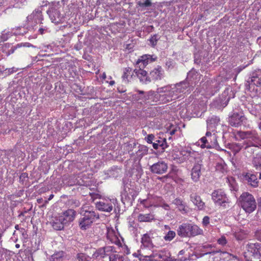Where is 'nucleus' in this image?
I'll return each mask as SVG.
<instances>
[{
    "mask_svg": "<svg viewBox=\"0 0 261 261\" xmlns=\"http://www.w3.org/2000/svg\"><path fill=\"white\" fill-rule=\"evenodd\" d=\"M168 168V164L165 162L159 161L151 165L150 170L153 173L162 174L166 172Z\"/></svg>",
    "mask_w": 261,
    "mask_h": 261,
    "instance_id": "11",
    "label": "nucleus"
},
{
    "mask_svg": "<svg viewBox=\"0 0 261 261\" xmlns=\"http://www.w3.org/2000/svg\"><path fill=\"white\" fill-rule=\"evenodd\" d=\"M153 256L152 255H150L149 256H145L146 258H148V260H150L151 259V258Z\"/></svg>",
    "mask_w": 261,
    "mask_h": 261,
    "instance_id": "55",
    "label": "nucleus"
},
{
    "mask_svg": "<svg viewBox=\"0 0 261 261\" xmlns=\"http://www.w3.org/2000/svg\"><path fill=\"white\" fill-rule=\"evenodd\" d=\"M18 225L16 226H15V228H16V229H17V228H18Z\"/></svg>",
    "mask_w": 261,
    "mask_h": 261,
    "instance_id": "64",
    "label": "nucleus"
},
{
    "mask_svg": "<svg viewBox=\"0 0 261 261\" xmlns=\"http://www.w3.org/2000/svg\"><path fill=\"white\" fill-rule=\"evenodd\" d=\"M76 212L73 209H68L58 215L60 217V220L66 225L72 222L75 219Z\"/></svg>",
    "mask_w": 261,
    "mask_h": 261,
    "instance_id": "9",
    "label": "nucleus"
},
{
    "mask_svg": "<svg viewBox=\"0 0 261 261\" xmlns=\"http://www.w3.org/2000/svg\"><path fill=\"white\" fill-rule=\"evenodd\" d=\"M42 200V199H38L37 200V201H38V202L39 203H40L41 202Z\"/></svg>",
    "mask_w": 261,
    "mask_h": 261,
    "instance_id": "57",
    "label": "nucleus"
},
{
    "mask_svg": "<svg viewBox=\"0 0 261 261\" xmlns=\"http://www.w3.org/2000/svg\"><path fill=\"white\" fill-rule=\"evenodd\" d=\"M175 236L176 233L174 231L169 230L164 237V239L166 241H171L175 238Z\"/></svg>",
    "mask_w": 261,
    "mask_h": 261,
    "instance_id": "36",
    "label": "nucleus"
},
{
    "mask_svg": "<svg viewBox=\"0 0 261 261\" xmlns=\"http://www.w3.org/2000/svg\"><path fill=\"white\" fill-rule=\"evenodd\" d=\"M114 249V248L112 246H106L99 248L96 250L93 253L92 255L93 257L98 260L107 257H109L112 250Z\"/></svg>",
    "mask_w": 261,
    "mask_h": 261,
    "instance_id": "8",
    "label": "nucleus"
},
{
    "mask_svg": "<svg viewBox=\"0 0 261 261\" xmlns=\"http://www.w3.org/2000/svg\"><path fill=\"white\" fill-rule=\"evenodd\" d=\"M185 253V250H180L179 252V255H182L184 254V253Z\"/></svg>",
    "mask_w": 261,
    "mask_h": 261,
    "instance_id": "54",
    "label": "nucleus"
},
{
    "mask_svg": "<svg viewBox=\"0 0 261 261\" xmlns=\"http://www.w3.org/2000/svg\"><path fill=\"white\" fill-rule=\"evenodd\" d=\"M154 219V215L151 214H139L138 216V221L140 222H149Z\"/></svg>",
    "mask_w": 261,
    "mask_h": 261,
    "instance_id": "25",
    "label": "nucleus"
},
{
    "mask_svg": "<svg viewBox=\"0 0 261 261\" xmlns=\"http://www.w3.org/2000/svg\"><path fill=\"white\" fill-rule=\"evenodd\" d=\"M200 141L202 143L201 145V147L202 148H210L211 147V143L212 142L211 139H207V137H203L200 139Z\"/></svg>",
    "mask_w": 261,
    "mask_h": 261,
    "instance_id": "31",
    "label": "nucleus"
},
{
    "mask_svg": "<svg viewBox=\"0 0 261 261\" xmlns=\"http://www.w3.org/2000/svg\"><path fill=\"white\" fill-rule=\"evenodd\" d=\"M177 234L182 238L195 237L203 233V230L196 225L184 223L177 229Z\"/></svg>",
    "mask_w": 261,
    "mask_h": 261,
    "instance_id": "3",
    "label": "nucleus"
},
{
    "mask_svg": "<svg viewBox=\"0 0 261 261\" xmlns=\"http://www.w3.org/2000/svg\"><path fill=\"white\" fill-rule=\"evenodd\" d=\"M254 237L255 238L261 241V228H258L255 230Z\"/></svg>",
    "mask_w": 261,
    "mask_h": 261,
    "instance_id": "45",
    "label": "nucleus"
},
{
    "mask_svg": "<svg viewBox=\"0 0 261 261\" xmlns=\"http://www.w3.org/2000/svg\"><path fill=\"white\" fill-rule=\"evenodd\" d=\"M254 85L256 86H261V78H259L257 76H253L251 79V83L250 85Z\"/></svg>",
    "mask_w": 261,
    "mask_h": 261,
    "instance_id": "40",
    "label": "nucleus"
},
{
    "mask_svg": "<svg viewBox=\"0 0 261 261\" xmlns=\"http://www.w3.org/2000/svg\"><path fill=\"white\" fill-rule=\"evenodd\" d=\"M201 175V165L195 164L191 170V178L192 180L196 182L199 180Z\"/></svg>",
    "mask_w": 261,
    "mask_h": 261,
    "instance_id": "21",
    "label": "nucleus"
},
{
    "mask_svg": "<svg viewBox=\"0 0 261 261\" xmlns=\"http://www.w3.org/2000/svg\"><path fill=\"white\" fill-rule=\"evenodd\" d=\"M252 164L253 165V167L256 170H260L261 169V158H260V157L254 158L252 160Z\"/></svg>",
    "mask_w": 261,
    "mask_h": 261,
    "instance_id": "35",
    "label": "nucleus"
},
{
    "mask_svg": "<svg viewBox=\"0 0 261 261\" xmlns=\"http://www.w3.org/2000/svg\"><path fill=\"white\" fill-rule=\"evenodd\" d=\"M154 135L152 134H149L147 136V137L146 138L147 142L148 143H152V141L154 140Z\"/></svg>",
    "mask_w": 261,
    "mask_h": 261,
    "instance_id": "46",
    "label": "nucleus"
},
{
    "mask_svg": "<svg viewBox=\"0 0 261 261\" xmlns=\"http://www.w3.org/2000/svg\"><path fill=\"white\" fill-rule=\"evenodd\" d=\"M190 199L194 205H195L199 210H202L204 208L205 203L202 200L200 196L198 195L196 193L192 194L190 195Z\"/></svg>",
    "mask_w": 261,
    "mask_h": 261,
    "instance_id": "18",
    "label": "nucleus"
},
{
    "mask_svg": "<svg viewBox=\"0 0 261 261\" xmlns=\"http://www.w3.org/2000/svg\"><path fill=\"white\" fill-rule=\"evenodd\" d=\"M134 72L140 80V81L144 84L149 83L148 78V74L143 69V68L136 69L134 70Z\"/></svg>",
    "mask_w": 261,
    "mask_h": 261,
    "instance_id": "17",
    "label": "nucleus"
},
{
    "mask_svg": "<svg viewBox=\"0 0 261 261\" xmlns=\"http://www.w3.org/2000/svg\"><path fill=\"white\" fill-rule=\"evenodd\" d=\"M259 128L260 129V130H261V122L259 123Z\"/></svg>",
    "mask_w": 261,
    "mask_h": 261,
    "instance_id": "60",
    "label": "nucleus"
},
{
    "mask_svg": "<svg viewBox=\"0 0 261 261\" xmlns=\"http://www.w3.org/2000/svg\"><path fill=\"white\" fill-rule=\"evenodd\" d=\"M210 218L208 216H204L202 221V225L204 227H207L210 224Z\"/></svg>",
    "mask_w": 261,
    "mask_h": 261,
    "instance_id": "43",
    "label": "nucleus"
},
{
    "mask_svg": "<svg viewBox=\"0 0 261 261\" xmlns=\"http://www.w3.org/2000/svg\"><path fill=\"white\" fill-rule=\"evenodd\" d=\"M237 202L246 214L252 213L257 208V202L254 196L248 192H243L238 199Z\"/></svg>",
    "mask_w": 261,
    "mask_h": 261,
    "instance_id": "2",
    "label": "nucleus"
},
{
    "mask_svg": "<svg viewBox=\"0 0 261 261\" xmlns=\"http://www.w3.org/2000/svg\"><path fill=\"white\" fill-rule=\"evenodd\" d=\"M165 228L166 229H170V227H169L168 225H165Z\"/></svg>",
    "mask_w": 261,
    "mask_h": 261,
    "instance_id": "59",
    "label": "nucleus"
},
{
    "mask_svg": "<svg viewBox=\"0 0 261 261\" xmlns=\"http://www.w3.org/2000/svg\"><path fill=\"white\" fill-rule=\"evenodd\" d=\"M107 77V76H106V73H103V74H102V78L103 79V80H105Z\"/></svg>",
    "mask_w": 261,
    "mask_h": 261,
    "instance_id": "53",
    "label": "nucleus"
},
{
    "mask_svg": "<svg viewBox=\"0 0 261 261\" xmlns=\"http://www.w3.org/2000/svg\"><path fill=\"white\" fill-rule=\"evenodd\" d=\"M139 201L145 208H148L153 206V203L149 200V198L146 199H139Z\"/></svg>",
    "mask_w": 261,
    "mask_h": 261,
    "instance_id": "38",
    "label": "nucleus"
},
{
    "mask_svg": "<svg viewBox=\"0 0 261 261\" xmlns=\"http://www.w3.org/2000/svg\"><path fill=\"white\" fill-rule=\"evenodd\" d=\"M15 247H16V248H19L20 247V245H19V244H16L15 245Z\"/></svg>",
    "mask_w": 261,
    "mask_h": 261,
    "instance_id": "58",
    "label": "nucleus"
},
{
    "mask_svg": "<svg viewBox=\"0 0 261 261\" xmlns=\"http://www.w3.org/2000/svg\"><path fill=\"white\" fill-rule=\"evenodd\" d=\"M212 245L210 244H205L203 245L200 247V250L202 252V256L201 258H199V261H201L202 259V257L204 256L205 255H207L208 254H213L214 255L215 254H218L219 255V257L220 259L221 258H229V256H231V255L226 252L219 251H214L212 250Z\"/></svg>",
    "mask_w": 261,
    "mask_h": 261,
    "instance_id": "6",
    "label": "nucleus"
},
{
    "mask_svg": "<svg viewBox=\"0 0 261 261\" xmlns=\"http://www.w3.org/2000/svg\"><path fill=\"white\" fill-rule=\"evenodd\" d=\"M47 13L53 22L55 23H60L62 18L63 15L58 10V5L53 6L48 10Z\"/></svg>",
    "mask_w": 261,
    "mask_h": 261,
    "instance_id": "10",
    "label": "nucleus"
},
{
    "mask_svg": "<svg viewBox=\"0 0 261 261\" xmlns=\"http://www.w3.org/2000/svg\"><path fill=\"white\" fill-rule=\"evenodd\" d=\"M109 261H124V256L112 250L109 256Z\"/></svg>",
    "mask_w": 261,
    "mask_h": 261,
    "instance_id": "28",
    "label": "nucleus"
},
{
    "mask_svg": "<svg viewBox=\"0 0 261 261\" xmlns=\"http://www.w3.org/2000/svg\"><path fill=\"white\" fill-rule=\"evenodd\" d=\"M243 142V154L247 158H251L256 154L259 149L257 143L259 139L258 133L255 130L239 131L237 133Z\"/></svg>",
    "mask_w": 261,
    "mask_h": 261,
    "instance_id": "1",
    "label": "nucleus"
},
{
    "mask_svg": "<svg viewBox=\"0 0 261 261\" xmlns=\"http://www.w3.org/2000/svg\"><path fill=\"white\" fill-rule=\"evenodd\" d=\"M51 226L54 229L60 230L63 229L64 224L60 220V217L58 216L53 217L51 221H50Z\"/></svg>",
    "mask_w": 261,
    "mask_h": 261,
    "instance_id": "22",
    "label": "nucleus"
},
{
    "mask_svg": "<svg viewBox=\"0 0 261 261\" xmlns=\"http://www.w3.org/2000/svg\"><path fill=\"white\" fill-rule=\"evenodd\" d=\"M67 1L68 0H62V2L64 3V4H65V3H67Z\"/></svg>",
    "mask_w": 261,
    "mask_h": 261,
    "instance_id": "61",
    "label": "nucleus"
},
{
    "mask_svg": "<svg viewBox=\"0 0 261 261\" xmlns=\"http://www.w3.org/2000/svg\"><path fill=\"white\" fill-rule=\"evenodd\" d=\"M44 29L43 28H40L39 29V32L40 33V34L42 35L44 33Z\"/></svg>",
    "mask_w": 261,
    "mask_h": 261,
    "instance_id": "51",
    "label": "nucleus"
},
{
    "mask_svg": "<svg viewBox=\"0 0 261 261\" xmlns=\"http://www.w3.org/2000/svg\"><path fill=\"white\" fill-rule=\"evenodd\" d=\"M172 61H169L168 62H166V65L168 66V67H169L171 65H172Z\"/></svg>",
    "mask_w": 261,
    "mask_h": 261,
    "instance_id": "52",
    "label": "nucleus"
},
{
    "mask_svg": "<svg viewBox=\"0 0 261 261\" xmlns=\"http://www.w3.org/2000/svg\"><path fill=\"white\" fill-rule=\"evenodd\" d=\"M205 137L208 138V139H211V138L212 137V133L210 131H207L206 133Z\"/></svg>",
    "mask_w": 261,
    "mask_h": 261,
    "instance_id": "48",
    "label": "nucleus"
},
{
    "mask_svg": "<svg viewBox=\"0 0 261 261\" xmlns=\"http://www.w3.org/2000/svg\"><path fill=\"white\" fill-rule=\"evenodd\" d=\"M115 84V82L114 81H111L110 82V85L112 86Z\"/></svg>",
    "mask_w": 261,
    "mask_h": 261,
    "instance_id": "56",
    "label": "nucleus"
},
{
    "mask_svg": "<svg viewBox=\"0 0 261 261\" xmlns=\"http://www.w3.org/2000/svg\"><path fill=\"white\" fill-rule=\"evenodd\" d=\"M54 197V194H51L49 195L48 198V200H46L45 203H47L48 202V201H49L50 200H51Z\"/></svg>",
    "mask_w": 261,
    "mask_h": 261,
    "instance_id": "49",
    "label": "nucleus"
},
{
    "mask_svg": "<svg viewBox=\"0 0 261 261\" xmlns=\"http://www.w3.org/2000/svg\"><path fill=\"white\" fill-rule=\"evenodd\" d=\"M141 152H142L141 154L142 155L146 154L148 152L147 148L145 146H141L140 148L139 149L138 153H139Z\"/></svg>",
    "mask_w": 261,
    "mask_h": 261,
    "instance_id": "44",
    "label": "nucleus"
},
{
    "mask_svg": "<svg viewBox=\"0 0 261 261\" xmlns=\"http://www.w3.org/2000/svg\"><path fill=\"white\" fill-rule=\"evenodd\" d=\"M137 5L141 8H146L151 6L152 3L151 0H145L144 2L139 1L137 3Z\"/></svg>",
    "mask_w": 261,
    "mask_h": 261,
    "instance_id": "37",
    "label": "nucleus"
},
{
    "mask_svg": "<svg viewBox=\"0 0 261 261\" xmlns=\"http://www.w3.org/2000/svg\"><path fill=\"white\" fill-rule=\"evenodd\" d=\"M260 248L261 244L258 243H249L247 246L248 251L252 253L253 255L257 254Z\"/></svg>",
    "mask_w": 261,
    "mask_h": 261,
    "instance_id": "23",
    "label": "nucleus"
},
{
    "mask_svg": "<svg viewBox=\"0 0 261 261\" xmlns=\"http://www.w3.org/2000/svg\"><path fill=\"white\" fill-rule=\"evenodd\" d=\"M11 36V33L9 31L6 30L3 31L1 33V38L2 41H6Z\"/></svg>",
    "mask_w": 261,
    "mask_h": 261,
    "instance_id": "39",
    "label": "nucleus"
},
{
    "mask_svg": "<svg viewBox=\"0 0 261 261\" xmlns=\"http://www.w3.org/2000/svg\"><path fill=\"white\" fill-rule=\"evenodd\" d=\"M156 60V57L153 58V56L145 54L141 56L137 61L136 64L140 68H144L149 63H152Z\"/></svg>",
    "mask_w": 261,
    "mask_h": 261,
    "instance_id": "12",
    "label": "nucleus"
},
{
    "mask_svg": "<svg viewBox=\"0 0 261 261\" xmlns=\"http://www.w3.org/2000/svg\"><path fill=\"white\" fill-rule=\"evenodd\" d=\"M76 258L78 261H91V257L87 254L84 253L77 254Z\"/></svg>",
    "mask_w": 261,
    "mask_h": 261,
    "instance_id": "32",
    "label": "nucleus"
},
{
    "mask_svg": "<svg viewBox=\"0 0 261 261\" xmlns=\"http://www.w3.org/2000/svg\"><path fill=\"white\" fill-rule=\"evenodd\" d=\"M244 179L247 184L252 188H257L258 187L259 181L256 175L249 172H247L243 174Z\"/></svg>",
    "mask_w": 261,
    "mask_h": 261,
    "instance_id": "15",
    "label": "nucleus"
},
{
    "mask_svg": "<svg viewBox=\"0 0 261 261\" xmlns=\"http://www.w3.org/2000/svg\"><path fill=\"white\" fill-rule=\"evenodd\" d=\"M212 198L216 204L224 208L229 206L230 201L224 191L221 190H215L212 194Z\"/></svg>",
    "mask_w": 261,
    "mask_h": 261,
    "instance_id": "5",
    "label": "nucleus"
},
{
    "mask_svg": "<svg viewBox=\"0 0 261 261\" xmlns=\"http://www.w3.org/2000/svg\"><path fill=\"white\" fill-rule=\"evenodd\" d=\"M64 256V252L63 251H59L54 253L51 256L53 261H61Z\"/></svg>",
    "mask_w": 261,
    "mask_h": 261,
    "instance_id": "34",
    "label": "nucleus"
},
{
    "mask_svg": "<svg viewBox=\"0 0 261 261\" xmlns=\"http://www.w3.org/2000/svg\"><path fill=\"white\" fill-rule=\"evenodd\" d=\"M244 118V116L240 115L238 113H234L230 118L229 123L232 126L238 127L241 125L242 122Z\"/></svg>",
    "mask_w": 261,
    "mask_h": 261,
    "instance_id": "16",
    "label": "nucleus"
},
{
    "mask_svg": "<svg viewBox=\"0 0 261 261\" xmlns=\"http://www.w3.org/2000/svg\"><path fill=\"white\" fill-rule=\"evenodd\" d=\"M161 206L165 210L168 211L170 210V206L169 204L164 203L161 205Z\"/></svg>",
    "mask_w": 261,
    "mask_h": 261,
    "instance_id": "47",
    "label": "nucleus"
},
{
    "mask_svg": "<svg viewBox=\"0 0 261 261\" xmlns=\"http://www.w3.org/2000/svg\"><path fill=\"white\" fill-rule=\"evenodd\" d=\"M176 132V129H172V130H171V131L170 132V135L171 136H172V135H173L175 134V133Z\"/></svg>",
    "mask_w": 261,
    "mask_h": 261,
    "instance_id": "50",
    "label": "nucleus"
},
{
    "mask_svg": "<svg viewBox=\"0 0 261 261\" xmlns=\"http://www.w3.org/2000/svg\"><path fill=\"white\" fill-rule=\"evenodd\" d=\"M134 71L132 68L127 67L124 68L122 75V79L125 83H128L133 78Z\"/></svg>",
    "mask_w": 261,
    "mask_h": 261,
    "instance_id": "20",
    "label": "nucleus"
},
{
    "mask_svg": "<svg viewBox=\"0 0 261 261\" xmlns=\"http://www.w3.org/2000/svg\"><path fill=\"white\" fill-rule=\"evenodd\" d=\"M180 151L173 150L172 153V159L176 163H181L182 162L179 161L180 159L182 158V155H180Z\"/></svg>",
    "mask_w": 261,
    "mask_h": 261,
    "instance_id": "33",
    "label": "nucleus"
},
{
    "mask_svg": "<svg viewBox=\"0 0 261 261\" xmlns=\"http://www.w3.org/2000/svg\"><path fill=\"white\" fill-rule=\"evenodd\" d=\"M99 218V215L94 211H85L83 217L79 220V225L83 230L89 228L92 224Z\"/></svg>",
    "mask_w": 261,
    "mask_h": 261,
    "instance_id": "4",
    "label": "nucleus"
},
{
    "mask_svg": "<svg viewBox=\"0 0 261 261\" xmlns=\"http://www.w3.org/2000/svg\"><path fill=\"white\" fill-rule=\"evenodd\" d=\"M172 203L175 204L177 206L178 210L182 214H185L188 212V207L187 206L186 203L180 198H175L173 201Z\"/></svg>",
    "mask_w": 261,
    "mask_h": 261,
    "instance_id": "19",
    "label": "nucleus"
},
{
    "mask_svg": "<svg viewBox=\"0 0 261 261\" xmlns=\"http://www.w3.org/2000/svg\"><path fill=\"white\" fill-rule=\"evenodd\" d=\"M243 143L242 144L238 143H232L228 145L229 149H230L232 151L234 155H236L237 153L239 152L243 149Z\"/></svg>",
    "mask_w": 261,
    "mask_h": 261,
    "instance_id": "26",
    "label": "nucleus"
},
{
    "mask_svg": "<svg viewBox=\"0 0 261 261\" xmlns=\"http://www.w3.org/2000/svg\"><path fill=\"white\" fill-rule=\"evenodd\" d=\"M21 175L22 176H25V175H27V173H23Z\"/></svg>",
    "mask_w": 261,
    "mask_h": 261,
    "instance_id": "62",
    "label": "nucleus"
},
{
    "mask_svg": "<svg viewBox=\"0 0 261 261\" xmlns=\"http://www.w3.org/2000/svg\"><path fill=\"white\" fill-rule=\"evenodd\" d=\"M259 179H261V172L259 173Z\"/></svg>",
    "mask_w": 261,
    "mask_h": 261,
    "instance_id": "63",
    "label": "nucleus"
},
{
    "mask_svg": "<svg viewBox=\"0 0 261 261\" xmlns=\"http://www.w3.org/2000/svg\"><path fill=\"white\" fill-rule=\"evenodd\" d=\"M217 243L220 245L225 246L227 244V241L224 236H222L219 239H218Z\"/></svg>",
    "mask_w": 261,
    "mask_h": 261,
    "instance_id": "42",
    "label": "nucleus"
},
{
    "mask_svg": "<svg viewBox=\"0 0 261 261\" xmlns=\"http://www.w3.org/2000/svg\"><path fill=\"white\" fill-rule=\"evenodd\" d=\"M179 153L180 155H182V158L179 160L182 163L188 160L192 162L196 158L197 155V152L191 149H182L180 151Z\"/></svg>",
    "mask_w": 261,
    "mask_h": 261,
    "instance_id": "14",
    "label": "nucleus"
},
{
    "mask_svg": "<svg viewBox=\"0 0 261 261\" xmlns=\"http://www.w3.org/2000/svg\"><path fill=\"white\" fill-rule=\"evenodd\" d=\"M141 243L145 247L152 248L153 246L151 237L148 233H145L142 236Z\"/></svg>",
    "mask_w": 261,
    "mask_h": 261,
    "instance_id": "24",
    "label": "nucleus"
},
{
    "mask_svg": "<svg viewBox=\"0 0 261 261\" xmlns=\"http://www.w3.org/2000/svg\"><path fill=\"white\" fill-rule=\"evenodd\" d=\"M33 45L29 43V42H24V43H20L16 44L15 46H13L9 50V54H13L14 53L15 50H16L17 48H20V47H30L32 46Z\"/></svg>",
    "mask_w": 261,
    "mask_h": 261,
    "instance_id": "30",
    "label": "nucleus"
},
{
    "mask_svg": "<svg viewBox=\"0 0 261 261\" xmlns=\"http://www.w3.org/2000/svg\"><path fill=\"white\" fill-rule=\"evenodd\" d=\"M247 233L243 229H239L233 232V236L238 241H242L246 239L247 237Z\"/></svg>",
    "mask_w": 261,
    "mask_h": 261,
    "instance_id": "27",
    "label": "nucleus"
},
{
    "mask_svg": "<svg viewBox=\"0 0 261 261\" xmlns=\"http://www.w3.org/2000/svg\"><path fill=\"white\" fill-rule=\"evenodd\" d=\"M164 76V71L161 66L158 65L151 70L148 75L149 82H155L161 80Z\"/></svg>",
    "mask_w": 261,
    "mask_h": 261,
    "instance_id": "7",
    "label": "nucleus"
},
{
    "mask_svg": "<svg viewBox=\"0 0 261 261\" xmlns=\"http://www.w3.org/2000/svg\"><path fill=\"white\" fill-rule=\"evenodd\" d=\"M159 38L158 37V35L157 34H155L151 37V38L149 39V41L150 43L151 44L152 46H155L157 42L159 40Z\"/></svg>",
    "mask_w": 261,
    "mask_h": 261,
    "instance_id": "41",
    "label": "nucleus"
},
{
    "mask_svg": "<svg viewBox=\"0 0 261 261\" xmlns=\"http://www.w3.org/2000/svg\"><path fill=\"white\" fill-rule=\"evenodd\" d=\"M152 146L153 148L155 149H158L159 146H161L163 149H165L168 147L166 139L156 141V142H154L152 144Z\"/></svg>",
    "mask_w": 261,
    "mask_h": 261,
    "instance_id": "29",
    "label": "nucleus"
},
{
    "mask_svg": "<svg viewBox=\"0 0 261 261\" xmlns=\"http://www.w3.org/2000/svg\"><path fill=\"white\" fill-rule=\"evenodd\" d=\"M96 206L99 211L107 212H110L113 208L110 199H102L96 203Z\"/></svg>",
    "mask_w": 261,
    "mask_h": 261,
    "instance_id": "13",
    "label": "nucleus"
}]
</instances>
